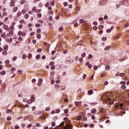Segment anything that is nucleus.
Instances as JSON below:
<instances>
[{
    "label": "nucleus",
    "instance_id": "c9c22d12",
    "mask_svg": "<svg viewBox=\"0 0 129 129\" xmlns=\"http://www.w3.org/2000/svg\"><path fill=\"white\" fill-rule=\"evenodd\" d=\"M81 56L83 58H84V57H85V56H86V53H83L82 54Z\"/></svg>",
    "mask_w": 129,
    "mask_h": 129
},
{
    "label": "nucleus",
    "instance_id": "f704fd0d",
    "mask_svg": "<svg viewBox=\"0 0 129 129\" xmlns=\"http://www.w3.org/2000/svg\"><path fill=\"white\" fill-rule=\"evenodd\" d=\"M18 74H22V73H23V71H22V70H18Z\"/></svg>",
    "mask_w": 129,
    "mask_h": 129
},
{
    "label": "nucleus",
    "instance_id": "5fc2aeb1",
    "mask_svg": "<svg viewBox=\"0 0 129 129\" xmlns=\"http://www.w3.org/2000/svg\"><path fill=\"white\" fill-rule=\"evenodd\" d=\"M38 22L40 23V24H43V23H44V21H43V20H38Z\"/></svg>",
    "mask_w": 129,
    "mask_h": 129
},
{
    "label": "nucleus",
    "instance_id": "37998d69",
    "mask_svg": "<svg viewBox=\"0 0 129 129\" xmlns=\"http://www.w3.org/2000/svg\"><path fill=\"white\" fill-rule=\"evenodd\" d=\"M63 54H67V53H68V50H67V49H66L63 51Z\"/></svg>",
    "mask_w": 129,
    "mask_h": 129
},
{
    "label": "nucleus",
    "instance_id": "79ce46f5",
    "mask_svg": "<svg viewBox=\"0 0 129 129\" xmlns=\"http://www.w3.org/2000/svg\"><path fill=\"white\" fill-rule=\"evenodd\" d=\"M37 38L38 39H41V34H38L37 35Z\"/></svg>",
    "mask_w": 129,
    "mask_h": 129
},
{
    "label": "nucleus",
    "instance_id": "c03bdc74",
    "mask_svg": "<svg viewBox=\"0 0 129 129\" xmlns=\"http://www.w3.org/2000/svg\"><path fill=\"white\" fill-rule=\"evenodd\" d=\"M36 33H41V29H38L37 30H36Z\"/></svg>",
    "mask_w": 129,
    "mask_h": 129
},
{
    "label": "nucleus",
    "instance_id": "864d4df0",
    "mask_svg": "<svg viewBox=\"0 0 129 129\" xmlns=\"http://www.w3.org/2000/svg\"><path fill=\"white\" fill-rule=\"evenodd\" d=\"M63 6H64V7H67V6H68V3L67 2H64L63 3Z\"/></svg>",
    "mask_w": 129,
    "mask_h": 129
},
{
    "label": "nucleus",
    "instance_id": "423d86ee",
    "mask_svg": "<svg viewBox=\"0 0 129 129\" xmlns=\"http://www.w3.org/2000/svg\"><path fill=\"white\" fill-rule=\"evenodd\" d=\"M100 112L102 114H104L105 113V111H104V108H102L100 109Z\"/></svg>",
    "mask_w": 129,
    "mask_h": 129
},
{
    "label": "nucleus",
    "instance_id": "c756f323",
    "mask_svg": "<svg viewBox=\"0 0 129 129\" xmlns=\"http://www.w3.org/2000/svg\"><path fill=\"white\" fill-rule=\"evenodd\" d=\"M19 41H20V42H22V41H23V38H22V37L20 36L18 38Z\"/></svg>",
    "mask_w": 129,
    "mask_h": 129
},
{
    "label": "nucleus",
    "instance_id": "39448f33",
    "mask_svg": "<svg viewBox=\"0 0 129 129\" xmlns=\"http://www.w3.org/2000/svg\"><path fill=\"white\" fill-rule=\"evenodd\" d=\"M10 7H15L16 4H15V2H14V1H12L10 3Z\"/></svg>",
    "mask_w": 129,
    "mask_h": 129
},
{
    "label": "nucleus",
    "instance_id": "f8f14e48",
    "mask_svg": "<svg viewBox=\"0 0 129 129\" xmlns=\"http://www.w3.org/2000/svg\"><path fill=\"white\" fill-rule=\"evenodd\" d=\"M9 49V46H8V45H5L4 47V50H5V51L6 50H8Z\"/></svg>",
    "mask_w": 129,
    "mask_h": 129
},
{
    "label": "nucleus",
    "instance_id": "f257e3e1",
    "mask_svg": "<svg viewBox=\"0 0 129 129\" xmlns=\"http://www.w3.org/2000/svg\"><path fill=\"white\" fill-rule=\"evenodd\" d=\"M64 121L61 122L59 124V126L55 127L54 129H73V125L71 124L70 123H68L67 125L63 127Z\"/></svg>",
    "mask_w": 129,
    "mask_h": 129
},
{
    "label": "nucleus",
    "instance_id": "13d9d810",
    "mask_svg": "<svg viewBox=\"0 0 129 129\" xmlns=\"http://www.w3.org/2000/svg\"><path fill=\"white\" fill-rule=\"evenodd\" d=\"M10 30L13 31V30H14V26L12 25L10 27Z\"/></svg>",
    "mask_w": 129,
    "mask_h": 129
},
{
    "label": "nucleus",
    "instance_id": "20e7f679",
    "mask_svg": "<svg viewBox=\"0 0 129 129\" xmlns=\"http://www.w3.org/2000/svg\"><path fill=\"white\" fill-rule=\"evenodd\" d=\"M7 28V31H9V33L10 35H13L14 34V31L10 30V28L8 26H6Z\"/></svg>",
    "mask_w": 129,
    "mask_h": 129
},
{
    "label": "nucleus",
    "instance_id": "58836bf2",
    "mask_svg": "<svg viewBox=\"0 0 129 129\" xmlns=\"http://www.w3.org/2000/svg\"><path fill=\"white\" fill-rule=\"evenodd\" d=\"M56 125V123H55V122H52L51 123V126H55Z\"/></svg>",
    "mask_w": 129,
    "mask_h": 129
},
{
    "label": "nucleus",
    "instance_id": "aec40b11",
    "mask_svg": "<svg viewBox=\"0 0 129 129\" xmlns=\"http://www.w3.org/2000/svg\"><path fill=\"white\" fill-rule=\"evenodd\" d=\"M75 105H80V104H81V102H76L75 103Z\"/></svg>",
    "mask_w": 129,
    "mask_h": 129
},
{
    "label": "nucleus",
    "instance_id": "cd10ccee",
    "mask_svg": "<svg viewBox=\"0 0 129 129\" xmlns=\"http://www.w3.org/2000/svg\"><path fill=\"white\" fill-rule=\"evenodd\" d=\"M55 54H56V51L53 50V51L51 52V55H52V56H53V55H55Z\"/></svg>",
    "mask_w": 129,
    "mask_h": 129
},
{
    "label": "nucleus",
    "instance_id": "4c0bfd02",
    "mask_svg": "<svg viewBox=\"0 0 129 129\" xmlns=\"http://www.w3.org/2000/svg\"><path fill=\"white\" fill-rule=\"evenodd\" d=\"M3 16H5V17L7 16H8V13H7V12H4V13H3Z\"/></svg>",
    "mask_w": 129,
    "mask_h": 129
},
{
    "label": "nucleus",
    "instance_id": "0e129e2a",
    "mask_svg": "<svg viewBox=\"0 0 129 129\" xmlns=\"http://www.w3.org/2000/svg\"><path fill=\"white\" fill-rule=\"evenodd\" d=\"M6 64H10V60H7L5 61Z\"/></svg>",
    "mask_w": 129,
    "mask_h": 129
},
{
    "label": "nucleus",
    "instance_id": "69168bd1",
    "mask_svg": "<svg viewBox=\"0 0 129 129\" xmlns=\"http://www.w3.org/2000/svg\"><path fill=\"white\" fill-rule=\"evenodd\" d=\"M22 14H23V15H25V14H26V11H25L24 10H22Z\"/></svg>",
    "mask_w": 129,
    "mask_h": 129
},
{
    "label": "nucleus",
    "instance_id": "1a4fd4ad",
    "mask_svg": "<svg viewBox=\"0 0 129 129\" xmlns=\"http://www.w3.org/2000/svg\"><path fill=\"white\" fill-rule=\"evenodd\" d=\"M19 23H20V24H26V22L25 21V20H24V19L21 20L19 21Z\"/></svg>",
    "mask_w": 129,
    "mask_h": 129
},
{
    "label": "nucleus",
    "instance_id": "a211bd4d",
    "mask_svg": "<svg viewBox=\"0 0 129 129\" xmlns=\"http://www.w3.org/2000/svg\"><path fill=\"white\" fill-rule=\"evenodd\" d=\"M121 89H125L126 88V86L125 85H123L121 86Z\"/></svg>",
    "mask_w": 129,
    "mask_h": 129
},
{
    "label": "nucleus",
    "instance_id": "412c9836",
    "mask_svg": "<svg viewBox=\"0 0 129 129\" xmlns=\"http://www.w3.org/2000/svg\"><path fill=\"white\" fill-rule=\"evenodd\" d=\"M49 6H50V3L49 2H48L45 4V7L46 8H48V7H49Z\"/></svg>",
    "mask_w": 129,
    "mask_h": 129
},
{
    "label": "nucleus",
    "instance_id": "72a5a7b5",
    "mask_svg": "<svg viewBox=\"0 0 129 129\" xmlns=\"http://www.w3.org/2000/svg\"><path fill=\"white\" fill-rule=\"evenodd\" d=\"M128 26H129L128 23H126V24H125L124 25V28H127V27H128Z\"/></svg>",
    "mask_w": 129,
    "mask_h": 129
},
{
    "label": "nucleus",
    "instance_id": "7ed1b4c3",
    "mask_svg": "<svg viewBox=\"0 0 129 129\" xmlns=\"http://www.w3.org/2000/svg\"><path fill=\"white\" fill-rule=\"evenodd\" d=\"M0 37L3 38V39H6L7 38V35H6V33H1Z\"/></svg>",
    "mask_w": 129,
    "mask_h": 129
},
{
    "label": "nucleus",
    "instance_id": "a878e982",
    "mask_svg": "<svg viewBox=\"0 0 129 129\" xmlns=\"http://www.w3.org/2000/svg\"><path fill=\"white\" fill-rule=\"evenodd\" d=\"M28 59H31V58H32V54L29 53V54L28 55Z\"/></svg>",
    "mask_w": 129,
    "mask_h": 129
},
{
    "label": "nucleus",
    "instance_id": "3c124183",
    "mask_svg": "<svg viewBox=\"0 0 129 129\" xmlns=\"http://www.w3.org/2000/svg\"><path fill=\"white\" fill-rule=\"evenodd\" d=\"M98 68V67H97V66H95L94 67V70H97Z\"/></svg>",
    "mask_w": 129,
    "mask_h": 129
},
{
    "label": "nucleus",
    "instance_id": "de8ad7c7",
    "mask_svg": "<svg viewBox=\"0 0 129 129\" xmlns=\"http://www.w3.org/2000/svg\"><path fill=\"white\" fill-rule=\"evenodd\" d=\"M36 59L37 60L40 59V55H36Z\"/></svg>",
    "mask_w": 129,
    "mask_h": 129
},
{
    "label": "nucleus",
    "instance_id": "052dcab7",
    "mask_svg": "<svg viewBox=\"0 0 129 129\" xmlns=\"http://www.w3.org/2000/svg\"><path fill=\"white\" fill-rule=\"evenodd\" d=\"M35 35V32H32L30 34V37H32V36H34Z\"/></svg>",
    "mask_w": 129,
    "mask_h": 129
},
{
    "label": "nucleus",
    "instance_id": "774afa93",
    "mask_svg": "<svg viewBox=\"0 0 129 129\" xmlns=\"http://www.w3.org/2000/svg\"><path fill=\"white\" fill-rule=\"evenodd\" d=\"M32 110H33V111L36 110V107H35V106L32 107Z\"/></svg>",
    "mask_w": 129,
    "mask_h": 129
},
{
    "label": "nucleus",
    "instance_id": "0eeeda50",
    "mask_svg": "<svg viewBox=\"0 0 129 129\" xmlns=\"http://www.w3.org/2000/svg\"><path fill=\"white\" fill-rule=\"evenodd\" d=\"M88 93L89 95H91V94H93V91L92 90H90L88 91Z\"/></svg>",
    "mask_w": 129,
    "mask_h": 129
},
{
    "label": "nucleus",
    "instance_id": "49530a36",
    "mask_svg": "<svg viewBox=\"0 0 129 129\" xmlns=\"http://www.w3.org/2000/svg\"><path fill=\"white\" fill-rule=\"evenodd\" d=\"M32 127V124H29L28 125H27V128H31Z\"/></svg>",
    "mask_w": 129,
    "mask_h": 129
},
{
    "label": "nucleus",
    "instance_id": "dca6fc26",
    "mask_svg": "<svg viewBox=\"0 0 129 129\" xmlns=\"http://www.w3.org/2000/svg\"><path fill=\"white\" fill-rule=\"evenodd\" d=\"M63 26H61L59 28L58 31L59 32H61V31H63Z\"/></svg>",
    "mask_w": 129,
    "mask_h": 129
},
{
    "label": "nucleus",
    "instance_id": "603ef678",
    "mask_svg": "<svg viewBox=\"0 0 129 129\" xmlns=\"http://www.w3.org/2000/svg\"><path fill=\"white\" fill-rule=\"evenodd\" d=\"M22 34H23V33L22 32V31H19L18 33V36H21Z\"/></svg>",
    "mask_w": 129,
    "mask_h": 129
},
{
    "label": "nucleus",
    "instance_id": "680f3d73",
    "mask_svg": "<svg viewBox=\"0 0 129 129\" xmlns=\"http://www.w3.org/2000/svg\"><path fill=\"white\" fill-rule=\"evenodd\" d=\"M40 12H41V10L36 9L35 13H40Z\"/></svg>",
    "mask_w": 129,
    "mask_h": 129
},
{
    "label": "nucleus",
    "instance_id": "4468645a",
    "mask_svg": "<svg viewBox=\"0 0 129 129\" xmlns=\"http://www.w3.org/2000/svg\"><path fill=\"white\" fill-rule=\"evenodd\" d=\"M3 55H5V56L8 55V52L7 51H4L2 52Z\"/></svg>",
    "mask_w": 129,
    "mask_h": 129
},
{
    "label": "nucleus",
    "instance_id": "5701e85b",
    "mask_svg": "<svg viewBox=\"0 0 129 129\" xmlns=\"http://www.w3.org/2000/svg\"><path fill=\"white\" fill-rule=\"evenodd\" d=\"M89 127L93 128V127H94V124L92 123V124H89Z\"/></svg>",
    "mask_w": 129,
    "mask_h": 129
},
{
    "label": "nucleus",
    "instance_id": "bb28decb",
    "mask_svg": "<svg viewBox=\"0 0 129 129\" xmlns=\"http://www.w3.org/2000/svg\"><path fill=\"white\" fill-rule=\"evenodd\" d=\"M98 29L99 30H102V29H103V26L100 25V26H99Z\"/></svg>",
    "mask_w": 129,
    "mask_h": 129
},
{
    "label": "nucleus",
    "instance_id": "b1692460",
    "mask_svg": "<svg viewBox=\"0 0 129 129\" xmlns=\"http://www.w3.org/2000/svg\"><path fill=\"white\" fill-rule=\"evenodd\" d=\"M34 114H41V112L35 111L34 112Z\"/></svg>",
    "mask_w": 129,
    "mask_h": 129
},
{
    "label": "nucleus",
    "instance_id": "7c9ffc66",
    "mask_svg": "<svg viewBox=\"0 0 129 129\" xmlns=\"http://www.w3.org/2000/svg\"><path fill=\"white\" fill-rule=\"evenodd\" d=\"M17 59H18V57L17 56H14L12 60H13V61H16L17 60Z\"/></svg>",
    "mask_w": 129,
    "mask_h": 129
},
{
    "label": "nucleus",
    "instance_id": "e2e57ef3",
    "mask_svg": "<svg viewBox=\"0 0 129 129\" xmlns=\"http://www.w3.org/2000/svg\"><path fill=\"white\" fill-rule=\"evenodd\" d=\"M49 21H53V17H52V16L49 17Z\"/></svg>",
    "mask_w": 129,
    "mask_h": 129
},
{
    "label": "nucleus",
    "instance_id": "c85d7f7f",
    "mask_svg": "<svg viewBox=\"0 0 129 129\" xmlns=\"http://www.w3.org/2000/svg\"><path fill=\"white\" fill-rule=\"evenodd\" d=\"M125 3L129 4V0H123V3L124 4Z\"/></svg>",
    "mask_w": 129,
    "mask_h": 129
},
{
    "label": "nucleus",
    "instance_id": "bf43d9fd",
    "mask_svg": "<svg viewBox=\"0 0 129 129\" xmlns=\"http://www.w3.org/2000/svg\"><path fill=\"white\" fill-rule=\"evenodd\" d=\"M84 22V19H80V24H82V23H83Z\"/></svg>",
    "mask_w": 129,
    "mask_h": 129
},
{
    "label": "nucleus",
    "instance_id": "4be33fe9",
    "mask_svg": "<svg viewBox=\"0 0 129 129\" xmlns=\"http://www.w3.org/2000/svg\"><path fill=\"white\" fill-rule=\"evenodd\" d=\"M69 112V109H65L64 110V112L65 113H68Z\"/></svg>",
    "mask_w": 129,
    "mask_h": 129
},
{
    "label": "nucleus",
    "instance_id": "ea45409f",
    "mask_svg": "<svg viewBox=\"0 0 129 129\" xmlns=\"http://www.w3.org/2000/svg\"><path fill=\"white\" fill-rule=\"evenodd\" d=\"M40 26H41V25H40V24L36 23L35 24V26L36 27V28H39V27H40Z\"/></svg>",
    "mask_w": 129,
    "mask_h": 129
},
{
    "label": "nucleus",
    "instance_id": "9d476101",
    "mask_svg": "<svg viewBox=\"0 0 129 129\" xmlns=\"http://www.w3.org/2000/svg\"><path fill=\"white\" fill-rule=\"evenodd\" d=\"M27 1H26V0H21V1H20V4H21V5H24V4H26V2Z\"/></svg>",
    "mask_w": 129,
    "mask_h": 129
},
{
    "label": "nucleus",
    "instance_id": "6ab92c4d",
    "mask_svg": "<svg viewBox=\"0 0 129 129\" xmlns=\"http://www.w3.org/2000/svg\"><path fill=\"white\" fill-rule=\"evenodd\" d=\"M64 120H66L67 121H69V123H70V121L69 120V119H68V118L67 117H64L63 118Z\"/></svg>",
    "mask_w": 129,
    "mask_h": 129
},
{
    "label": "nucleus",
    "instance_id": "ddd939ff",
    "mask_svg": "<svg viewBox=\"0 0 129 129\" xmlns=\"http://www.w3.org/2000/svg\"><path fill=\"white\" fill-rule=\"evenodd\" d=\"M97 111V110L96 109H93L92 110H91V112L92 113H95V112Z\"/></svg>",
    "mask_w": 129,
    "mask_h": 129
},
{
    "label": "nucleus",
    "instance_id": "473e14b6",
    "mask_svg": "<svg viewBox=\"0 0 129 129\" xmlns=\"http://www.w3.org/2000/svg\"><path fill=\"white\" fill-rule=\"evenodd\" d=\"M19 29H23V24H20L18 26Z\"/></svg>",
    "mask_w": 129,
    "mask_h": 129
},
{
    "label": "nucleus",
    "instance_id": "2eb2a0df",
    "mask_svg": "<svg viewBox=\"0 0 129 129\" xmlns=\"http://www.w3.org/2000/svg\"><path fill=\"white\" fill-rule=\"evenodd\" d=\"M17 11H18V8L17 7H15L13 10V11L14 13H16V12H17Z\"/></svg>",
    "mask_w": 129,
    "mask_h": 129
},
{
    "label": "nucleus",
    "instance_id": "f03ea898",
    "mask_svg": "<svg viewBox=\"0 0 129 129\" xmlns=\"http://www.w3.org/2000/svg\"><path fill=\"white\" fill-rule=\"evenodd\" d=\"M111 94L112 93L110 92H106L102 96V100L105 103H107V101H111V98H110V96H111Z\"/></svg>",
    "mask_w": 129,
    "mask_h": 129
},
{
    "label": "nucleus",
    "instance_id": "2f4dec72",
    "mask_svg": "<svg viewBox=\"0 0 129 129\" xmlns=\"http://www.w3.org/2000/svg\"><path fill=\"white\" fill-rule=\"evenodd\" d=\"M11 112V110L9 109H6V113H10Z\"/></svg>",
    "mask_w": 129,
    "mask_h": 129
},
{
    "label": "nucleus",
    "instance_id": "09e8293b",
    "mask_svg": "<svg viewBox=\"0 0 129 129\" xmlns=\"http://www.w3.org/2000/svg\"><path fill=\"white\" fill-rule=\"evenodd\" d=\"M120 84H121V85L123 84L124 85H125V81H122L120 82Z\"/></svg>",
    "mask_w": 129,
    "mask_h": 129
},
{
    "label": "nucleus",
    "instance_id": "6e6552de",
    "mask_svg": "<svg viewBox=\"0 0 129 129\" xmlns=\"http://www.w3.org/2000/svg\"><path fill=\"white\" fill-rule=\"evenodd\" d=\"M22 15V12L21 11H18L17 14V16L20 18L21 16Z\"/></svg>",
    "mask_w": 129,
    "mask_h": 129
},
{
    "label": "nucleus",
    "instance_id": "8fccbe9b",
    "mask_svg": "<svg viewBox=\"0 0 129 129\" xmlns=\"http://www.w3.org/2000/svg\"><path fill=\"white\" fill-rule=\"evenodd\" d=\"M37 52L38 53H41V52H42V48H39L37 50Z\"/></svg>",
    "mask_w": 129,
    "mask_h": 129
},
{
    "label": "nucleus",
    "instance_id": "6e6d98bb",
    "mask_svg": "<svg viewBox=\"0 0 129 129\" xmlns=\"http://www.w3.org/2000/svg\"><path fill=\"white\" fill-rule=\"evenodd\" d=\"M35 126H37V127H39V126H41V125L40 124V123H37L36 124Z\"/></svg>",
    "mask_w": 129,
    "mask_h": 129
},
{
    "label": "nucleus",
    "instance_id": "a18cd8bd",
    "mask_svg": "<svg viewBox=\"0 0 129 129\" xmlns=\"http://www.w3.org/2000/svg\"><path fill=\"white\" fill-rule=\"evenodd\" d=\"M26 58H27V56L26 54H24L23 56H22V59H26Z\"/></svg>",
    "mask_w": 129,
    "mask_h": 129
},
{
    "label": "nucleus",
    "instance_id": "e433bc0d",
    "mask_svg": "<svg viewBox=\"0 0 129 129\" xmlns=\"http://www.w3.org/2000/svg\"><path fill=\"white\" fill-rule=\"evenodd\" d=\"M24 18L25 19H28L29 18V14H25V15L24 16Z\"/></svg>",
    "mask_w": 129,
    "mask_h": 129
},
{
    "label": "nucleus",
    "instance_id": "a19ab883",
    "mask_svg": "<svg viewBox=\"0 0 129 129\" xmlns=\"http://www.w3.org/2000/svg\"><path fill=\"white\" fill-rule=\"evenodd\" d=\"M114 103V101H112L111 102L109 103V105H112V104H113Z\"/></svg>",
    "mask_w": 129,
    "mask_h": 129
},
{
    "label": "nucleus",
    "instance_id": "338daca9",
    "mask_svg": "<svg viewBox=\"0 0 129 129\" xmlns=\"http://www.w3.org/2000/svg\"><path fill=\"white\" fill-rule=\"evenodd\" d=\"M91 119H95V115H92L91 116Z\"/></svg>",
    "mask_w": 129,
    "mask_h": 129
},
{
    "label": "nucleus",
    "instance_id": "f3484780",
    "mask_svg": "<svg viewBox=\"0 0 129 129\" xmlns=\"http://www.w3.org/2000/svg\"><path fill=\"white\" fill-rule=\"evenodd\" d=\"M105 69H106V70H108L109 69H110V66H108V65H107L105 67Z\"/></svg>",
    "mask_w": 129,
    "mask_h": 129
},
{
    "label": "nucleus",
    "instance_id": "4d7b16f0",
    "mask_svg": "<svg viewBox=\"0 0 129 129\" xmlns=\"http://www.w3.org/2000/svg\"><path fill=\"white\" fill-rule=\"evenodd\" d=\"M37 9H36V7H33V8H32V12H36V10Z\"/></svg>",
    "mask_w": 129,
    "mask_h": 129
},
{
    "label": "nucleus",
    "instance_id": "393cba45",
    "mask_svg": "<svg viewBox=\"0 0 129 129\" xmlns=\"http://www.w3.org/2000/svg\"><path fill=\"white\" fill-rule=\"evenodd\" d=\"M27 102H28V103H29V104H31V103H32V102H33V100H28Z\"/></svg>",
    "mask_w": 129,
    "mask_h": 129
},
{
    "label": "nucleus",
    "instance_id": "9b49d317",
    "mask_svg": "<svg viewBox=\"0 0 129 129\" xmlns=\"http://www.w3.org/2000/svg\"><path fill=\"white\" fill-rule=\"evenodd\" d=\"M110 49V46H108L104 48L105 51H107Z\"/></svg>",
    "mask_w": 129,
    "mask_h": 129
}]
</instances>
